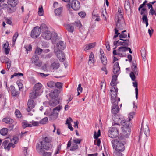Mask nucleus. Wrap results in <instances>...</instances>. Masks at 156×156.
<instances>
[{
  "label": "nucleus",
  "mask_w": 156,
  "mask_h": 156,
  "mask_svg": "<svg viewBox=\"0 0 156 156\" xmlns=\"http://www.w3.org/2000/svg\"><path fill=\"white\" fill-rule=\"evenodd\" d=\"M118 89L116 87H114L113 88H112L110 90L111 93L110 94V95L111 96V100L113 99L115 100V98L117 96V94L118 91Z\"/></svg>",
  "instance_id": "obj_13"
},
{
  "label": "nucleus",
  "mask_w": 156,
  "mask_h": 156,
  "mask_svg": "<svg viewBox=\"0 0 156 156\" xmlns=\"http://www.w3.org/2000/svg\"><path fill=\"white\" fill-rule=\"evenodd\" d=\"M119 132L117 127L114 126L110 128L108 131V135L111 138H113L118 136Z\"/></svg>",
  "instance_id": "obj_7"
},
{
  "label": "nucleus",
  "mask_w": 156,
  "mask_h": 156,
  "mask_svg": "<svg viewBox=\"0 0 156 156\" xmlns=\"http://www.w3.org/2000/svg\"><path fill=\"white\" fill-rule=\"evenodd\" d=\"M47 85L51 88H55V83L52 81H49L47 83Z\"/></svg>",
  "instance_id": "obj_33"
},
{
  "label": "nucleus",
  "mask_w": 156,
  "mask_h": 156,
  "mask_svg": "<svg viewBox=\"0 0 156 156\" xmlns=\"http://www.w3.org/2000/svg\"><path fill=\"white\" fill-rule=\"evenodd\" d=\"M0 60L3 63L6 62L8 60H9V59L5 56H1L0 58Z\"/></svg>",
  "instance_id": "obj_40"
},
{
  "label": "nucleus",
  "mask_w": 156,
  "mask_h": 156,
  "mask_svg": "<svg viewBox=\"0 0 156 156\" xmlns=\"http://www.w3.org/2000/svg\"><path fill=\"white\" fill-rule=\"evenodd\" d=\"M66 48L65 43L62 41H60L56 44L55 47L54 51L57 50L62 51Z\"/></svg>",
  "instance_id": "obj_11"
},
{
  "label": "nucleus",
  "mask_w": 156,
  "mask_h": 156,
  "mask_svg": "<svg viewBox=\"0 0 156 156\" xmlns=\"http://www.w3.org/2000/svg\"><path fill=\"white\" fill-rule=\"evenodd\" d=\"M135 112H133L130 113L129 116V119L128 120L130 121H131V119L133 118V115H135Z\"/></svg>",
  "instance_id": "obj_56"
},
{
  "label": "nucleus",
  "mask_w": 156,
  "mask_h": 156,
  "mask_svg": "<svg viewBox=\"0 0 156 156\" xmlns=\"http://www.w3.org/2000/svg\"><path fill=\"white\" fill-rule=\"evenodd\" d=\"M43 51V50L42 49L37 47L36 48L35 52L37 54L40 55L41 54Z\"/></svg>",
  "instance_id": "obj_52"
},
{
  "label": "nucleus",
  "mask_w": 156,
  "mask_h": 156,
  "mask_svg": "<svg viewBox=\"0 0 156 156\" xmlns=\"http://www.w3.org/2000/svg\"><path fill=\"white\" fill-rule=\"evenodd\" d=\"M78 14L79 16L82 18H84L85 17L86 14L85 12H81L79 13Z\"/></svg>",
  "instance_id": "obj_62"
},
{
  "label": "nucleus",
  "mask_w": 156,
  "mask_h": 156,
  "mask_svg": "<svg viewBox=\"0 0 156 156\" xmlns=\"http://www.w3.org/2000/svg\"><path fill=\"white\" fill-rule=\"evenodd\" d=\"M58 114L57 112H54L53 111L49 116V120L50 121H53L57 118Z\"/></svg>",
  "instance_id": "obj_20"
},
{
  "label": "nucleus",
  "mask_w": 156,
  "mask_h": 156,
  "mask_svg": "<svg viewBox=\"0 0 156 156\" xmlns=\"http://www.w3.org/2000/svg\"><path fill=\"white\" fill-rule=\"evenodd\" d=\"M62 106L60 105H59L58 106L56 107L53 108V111L55 112H57V111L59 112L60 110L62 108Z\"/></svg>",
  "instance_id": "obj_50"
},
{
  "label": "nucleus",
  "mask_w": 156,
  "mask_h": 156,
  "mask_svg": "<svg viewBox=\"0 0 156 156\" xmlns=\"http://www.w3.org/2000/svg\"><path fill=\"white\" fill-rule=\"evenodd\" d=\"M60 101L57 98H52L49 101V104L50 106H55L58 104Z\"/></svg>",
  "instance_id": "obj_18"
},
{
  "label": "nucleus",
  "mask_w": 156,
  "mask_h": 156,
  "mask_svg": "<svg viewBox=\"0 0 156 156\" xmlns=\"http://www.w3.org/2000/svg\"><path fill=\"white\" fill-rule=\"evenodd\" d=\"M118 75L115 74V75H112L111 81L116 82L117 80Z\"/></svg>",
  "instance_id": "obj_59"
},
{
  "label": "nucleus",
  "mask_w": 156,
  "mask_h": 156,
  "mask_svg": "<svg viewBox=\"0 0 156 156\" xmlns=\"http://www.w3.org/2000/svg\"><path fill=\"white\" fill-rule=\"evenodd\" d=\"M111 142L113 148L116 150L123 151L125 150L124 144H126V141L123 136H121L118 139H114Z\"/></svg>",
  "instance_id": "obj_3"
},
{
  "label": "nucleus",
  "mask_w": 156,
  "mask_h": 156,
  "mask_svg": "<svg viewBox=\"0 0 156 156\" xmlns=\"http://www.w3.org/2000/svg\"><path fill=\"white\" fill-rule=\"evenodd\" d=\"M99 12L97 9H94L92 12V16L93 19H95V17L99 16Z\"/></svg>",
  "instance_id": "obj_38"
},
{
  "label": "nucleus",
  "mask_w": 156,
  "mask_h": 156,
  "mask_svg": "<svg viewBox=\"0 0 156 156\" xmlns=\"http://www.w3.org/2000/svg\"><path fill=\"white\" fill-rule=\"evenodd\" d=\"M116 14L117 15L115 16V20L116 23V25L117 28H115L114 30L115 34H119L120 33L118 32L119 31L117 29L121 30L124 28L123 25L124 24V20L123 10L120 8H119Z\"/></svg>",
  "instance_id": "obj_2"
},
{
  "label": "nucleus",
  "mask_w": 156,
  "mask_h": 156,
  "mask_svg": "<svg viewBox=\"0 0 156 156\" xmlns=\"http://www.w3.org/2000/svg\"><path fill=\"white\" fill-rule=\"evenodd\" d=\"M119 39L124 41L123 42H121L119 40V46L122 45L123 46V47H127L129 46V39L123 40L121 38H120Z\"/></svg>",
  "instance_id": "obj_21"
},
{
  "label": "nucleus",
  "mask_w": 156,
  "mask_h": 156,
  "mask_svg": "<svg viewBox=\"0 0 156 156\" xmlns=\"http://www.w3.org/2000/svg\"><path fill=\"white\" fill-rule=\"evenodd\" d=\"M94 58V55L91 52L90 55L89 57V61H91V62L93 63L94 62L93 59Z\"/></svg>",
  "instance_id": "obj_54"
},
{
  "label": "nucleus",
  "mask_w": 156,
  "mask_h": 156,
  "mask_svg": "<svg viewBox=\"0 0 156 156\" xmlns=\"http://www.w3.org/2000/svg\"><path fill=\"white\" fill-rule=\"evenodd\" d=\"M8 130V129L7 128L2 129L0 130V133L2 135H5L7 134Z\"/></svg>",
  "instance_id": "obj_35"
},
{
  "label": "nucleus",
  "mask_w": 156,
  "mask_h": 156,
  "mask_svg": "<svg viewBox=\"0 0 156 156\" xmlns=\"http://www.w3.org/2000/svg\"><path fill=\"white\" fill-rule=\"evenodd\" d=\"M32 62L34 64L39 66H41V63L39 61V57L37 55H34L32 58Z\"/></svg>",
  "instance_id": "obj_17"
},
{
  "label": "nucleus",
  "mask_w": 156,
  "mask_h": 156,
  "mask_svg": "<svg viewBox=\"0 0 156 156\" xmlns=\"http://www.w3.org/2000/svg\"><path fill=\"white\" fill-rule=\"evenodd\" d=\"M82 140L78 138H76L73 140V143L76 144H80Z\"/></svg>",
  "instance_id": "obj_49"
},
{
  "label": "nucleus",
  "mask_w": 156,
  "mask_h": 156,
  "mask_svg": "<svg viewBox=\"0 0 156 156\" xmlns=\"http://www.w3.org/2000/svg\"><path fill=\"white\" fill-rule=\"evenodd\" d=\"M18 0H8V4L11 7H15L18 4Z\"/></svg>",
  "instance_id": "obj_26"
},
{
  "label": "nucleus",
  "mask_w": 156,
  "mask_h": 156,
  "mask_svg": "<svg viewBox=\"0 0 156 156\" xmlns=\"http://www.w3.org/2000/svg\"><path fill=\"white\" fill-rule=\"evenodd\" d=\"M2 121L7 124H12L14 122L13 119L9 118H3Z\"/></svg>",
  "instance_id": "obj_28"
},
{
  "label": "nucleus",
  "mask_w": 156,
  "mask_h": 156,
  "mask_svg": "<svg viewBox=\"0 0 156 156\" xmlns=\"http://www.w3.org/2000/svg\"><path fill=\"white\" fill-rule=\"evenodd\" d=\"M105 81L104 80L101 81L100 84L101 90L103 88L104 89L105 88L106 86V84L105 83Z\"/></svg>",
  "instance_id": "obj_53"
},
{
  "label": "nucleus",
  "mask_w": 156,
  "mask_h": 156,
  "mask_svg": "<svg viewBox=\"0 0 156 156\" xmlns=\"http://www.w3.org/2000/svg\"><path fill=\"white\" fill-rule=\"evenodd\" d=\"M51 153L49 152H44L43 154V156H51Z\"/></svg>",
  "instance_id": "obj_64"
},
{
  "label": "nucleus",
  "mask_w": 156,
  "mask_h": 156,
  "mask_svg": "<svg viewBox=\"0 0 156 156\" xmlns=\"http://www.w3.org/2000/svg\"><path fill=\"white\" fill-rule=\"evenodd\" d=\"M56 55L59 60L62 62H63L65 59V54L61 50H57L55 51Z\"/></svg>",
  "instance_id": "obj_12"
},
{
  "label": "nucleus",
  "mask_w": 156,
  "mask_h": 156,
  "mask_svg": "<svg viewBox=\"0 0 156 156\" xmlns=\"http://www.w3.org/2000/svg\"><path fill=\"white\" fill-rule=\"evenodd\" d=\"M39 27L41 28V29L42 30L44 29V30H45L47 28L46 24L44 23L42 24L41 25L40 27Z\"/></svg>",
  "instance_id": "obj_63"
},
{
  "label": "nucleus",
  "mask_w": 156,
  "mask_h": 156,
  "mask_svg": "<svg viewBox=\"0 0 156 156\" xmlns=\"http://www.w3.org/2000/svg\"><path fill=\"white\" fill-rule=\"evenodd\" d=\"M114 121L115 122L112 123V126L117 125L119 127L120 126V124L118 123L120 121V122L121 125H122V128L124 129L125 128L128 129L131 126V123L129 121L127 120H122V119H121L119 117L118 115H115V117H114Z\"/></svg>",
  "instance_id": "obj_5"
},
{
  "label": "nucleus",
  "mask_w": 156,
  "mask_h": 156,
  "mask_svg": "<svg viewBox=\"0 0 156 156\" xmlns=\"http://www.w3.org/2000/svg\"><path fill=\"white\" fill-rule=\"evenodd\" d=\"M71 8L74 10L77 11L80 7V2L76 0H73L71 3Z\"/></svg>",
  "instance_id": "obj_10"
},
{
  "label": "nucleus",
  "mask_w": 156,
  "mask_h": 156,
  "mask_svg": "<svg viewBox=\"0 0 156 156\" xmlns=\"http://www.w3.org/2000/svg\"><path fill=\"white\" fill-rule=\"evenodd\" d=\"M112 104V112L114 114H117L119 111V108L118 105V101L115 99L111 100Z\"/></svg>",
  "instance_id": "obj_8"
},
{
  "label": "nucleus",
  "mask_w": 156,
  "mask_h": 156,
  "mask_svg": "<svg viewBox=\"0 0 156 156\" xmlns=\"http://www.w3.org/2000/svg\"><path fill=\"white\" fill-rule=\"evenodd\" d=\"M42 138V141L40 142V144H37L36 146L37 150L39 152H42L44 149L48 150L53 146V145L50 143L52 141L51 137L43 135Z\"/></svg>",
  "instance_id": "obj_1"
},
{
  "label": "nucleus",
  "mask_w": 156,
  "mask_h": 156,
  "mask_svg": "<svg viewBox=\"0 0 156 156\" xmlns=\"http://www.w3.org/2000/svg\"><path fill=\"white\" fill-rule=\"evenodd\" d=\"M133 86L134 87H135V94H136V99H138V84L136 81L135 82L133 83Z\"/></svg>",
  "instance_id": "obj_30"
},
{
  "label": "nucleus",
  "mask_w": 156,
  "mask_h": 156,
  "mask_svg": "<svg viewBox=\"0 0 156 156\" xmlns=\"http://www.w3.org/2000/svg\"><path fill=\"white\" fill-rule=\"evenodd\" d=\"M16 83L18 85L19 89L20 90V89H22L23 87V85L22 83L20 81H17L16 82Z\"/></svg>",
  "instance_id": "obj_60"
},
{
  "label": "nucleus",
  "mask_w": 156,
  "mask_h": 156,
  "mask_svg": "<svg viewBox=\"0 0 156 156\" xmlns=\"http://www.w3.org/2000/svg\"><path fill=\"white\" fill-rule=\"evenodd\" d=\"M25 48L27 51H30L32 50V47L31 45L30 44L28 46H25Z\"/></svg>",
  "instance_id": "obj_58"
},
{
  "label": "nucleus",
  "mask_w": 156,
  "mask_h": 156,
  "mask_svg": "<svg viewBox=\"0 0 156 156\" xmlns=\"http://www.w3.org/2000/svg\"><path fill=\"white\" fill-rule=\"evenodd\" d=\"M95 45L96 43L95 42L88 44L87 45L84 50L87 51L93 48L95 46Z\"/></svg>",
  "instance_id": "obj_29"
},
{
  "label": "nucleus",
  "mask_w": 156,
  "mask_h": 156,
  "mask_svg": "<svg viewBox=\"0 0 156 156\" xmlns=\"http://www.w3.org/2000/svg\"><path fill=\"white\" fill-rule=\"evenodd\" d=\"M132 72L134 73L136 75H138V69L136 66H134L131 67Z\"/></svg>",
  "instance_id": "obj_43"
},
{
  "label": "nucleus",
  "mask_w": 156,
  "mask_h": 156,
  "mask_svg": "<svg viewBox=\"0 0 156 156\" xmlns=\"http://www.w3.org/2000/svg\"><path fill=\"white\" fill-rule=\"evenodd\" d=\"M63 8L62 7H60L55 9V13L56 15L58 16L60 15L62 11Z\"/></svg>",
  "instance_id": "obj_34"
},
{
  "label": "nucleus",
  "mask_w": 156,
  "mask_h": 156,
  "mask_svg": "<svg viewBox=\"0 0 156 156\" xmlns=\"http://www.w3.org/2000/svg\"><path fill=\"white\" fill-rule=\"evenodd\" d=\"M42 87V85L41 83H38L35 84L34 87V90L37 91L39 93H40L39 90L41 89Z\"/></svg>",
  "instance_id": "obj_27"
},
{
  "label": "nucleus",
  "mask_w": 156,
  "mask_h": 156,
  "mask_svg": "<svg viewBox=\"0 0 156 156\" xmlns=\"http://www.w3.org/2000/svg\"><path fill=\"white\" fill-rule=\"evenodd\" d=\"M125 32H126V30H124L121 32V34H120V35L119 36V37L120 38H125L127 37V34H125Z\"/></svg>",
  "instance_id": "obj_37"
},
{
  "label": "nucleus",
  "mask_w": 156,
  "mask_h": 156,
  "mask_svg": "<svg viewBox=\"0 0 156 156\" xmlns=\"http://www.w3.org/2000/svg\"><path fill=\"white\" fill-rule=\"evenodd\" d=\"M128 50L129 53H132V51L130 48L126 47H120L117 50H114L113 53L114 55H118L121 57H126V51Z\"/></svg>",
  "instance_id": "obj_6"
},
{
  "label": "nucleus",
  "mask_w": 156,
  "mask_h": 156,
  "mask_svg": "<svg viewBox=\"0 0 156 156\" xmlns=\"http://www.w3.org/2000/svg\"><path fill=\"white\" fill-rule=\"evenodd\" d=\"M63 83L59 82H57L55 83V88L57 87L58 88L60 89L62 88V86Z\"/></svg>",
  "instance_id": "obj_47"
},
{
  "label": "nucleus",
  "mask_w": 156,
  "mask_h": 156,
  "mask_svg": "<svg viewBox=\"0 0 156 156\" xmlns=\"http://www.w3.org/2000/svg\"><path fill=\"white\" fill-rule=\"evenodd\" d=\"M16 11V9L11 8L8 7L7 8V12L10 13H12Z\"/></svg>",
  "instance_id": "obj_55"
},
{
  "label": "nucleus",
  "mask_w": 156,
  "mask_h": 156,
  "mask_svg": "<svg viewBox=\"0 0 156 156\" xmlns=\"http://www.w3.org/2000/svg\"><path fill=\"white\" fill-rule=\"evenodd\" d=\"M74 23H73L72 24H67L65 27L69 32L73 33L74 30Z\"/></svg>",
  "instance_id": "obj_24"
},
{
  "label": "nucleus",
  "mask_w": 156,
  "mask_h": 156,
  "mask_svg": "<svg viewBox=\"0 0 156 156\" xmlns=\"http://www.w3.org/2000/svg\"><path fill=\"white\" fill-rule=\"evenodd\" d=\"M143 131L146 136H147L149 135V129L148 126H147L145 128H144Z\"/></svg>",
  "instance_id": "obj_46"
},
{
  "label": "nucleus",
  "mask_w": 156,
  "mask_h": 156,
  "mask_svg": "<svg viewBox=\"0 0 156 156\" xmlns=\"http://www.w3.org/2000/svg\"><path fill=\"white\" fill-rule=\"evenodd\" d=\"M28 107L27 108V110L28 112H30L34 107V102L33 100L29 99L27 103Z\"/></svg>",
  "instance_id": "obj_15"
},
{
  "label": "nucleus",
  "mask_w": 156,
  "mask_h": 156,
  "mask_svg": "<svg viewBox=\"0 0 156 156\" xmlns=\"http://www.w3.org/2000/svg\"><path fill=\"white\" fill-rule=\"evenodd\" d=\"M18 140L19 138L17 136L14 137L12 139L7 138L3 142L2 147L5 150L9 151L11 147H15V144L17 143Z\"/></svg>",
  "instance_id": "obj_4"
},
{
  "label": "nucleus",
  "mask_w": 156,
  "mask_h": 156,
  "mask_svg": "<svg viewBox=\"0 0 156 156\" xmlns=\"http://www.w3.org/2000/svg\"><path fill=\"white\" fill-rule=\"evenodd\" d=\"M113 44L115 47V48H113L114 50H115V49L116 48L117 46H119V40L118 41H115L113 43Z\"/></svg>",
  "instance_id": "obj_61"
},
{
  "label": "nucleus",
  "mask_w": 156,
  "mask_h": 156,
  "mask_svg": "<svg viewBox=\"0 0 156 156\" xmlns=\"http://www.w3.org/2000/svg\"><path fill=\"white\" fill-rule=\"evenodd\" d=\"M120 71V67L119 65L118 62H115L113 67V72L114 74H119V72Z\"/></svg>",
  "instance_id": "obj_19"
},
{
  "label": "nucleus",
  "mask_w": 156,
  "mask_h": 156,
  "mask_svg": "<svg viewBox=\"0 0 156 156\" xmlns=\"http://www.w3.org/2000/svg\"><path fill=\"white\" fill-rule=\"evenodd\" d=\"M135 75V74L133 72H131L130 74V76L132 80L133 81H135L136 77Z\"/></svg>",
  "instance_id": "obj_48"
},
{
  "label": "nucleus",
  "mask_w": 156,
  "mask_h": 156,
  "mask_svg": "<svg viewBox=\"0 0 156 156\" xmlns=\"http://www.w3.org/2000/svg\"><path fill=\"white\" fill-rule=\"evenodd\" d=\"M60 66V64L58 62H54L50 65V68L53 70H55L59 68Z\"/></svg>",
  "instance_id": "obj_25"
},
{
  "label": "nucleus",
  "mask_w": 156,
  "mask_h": 156,
  "mask_svg": "<svg viewBox=\"0 0 156 156\" xmlns=\"http://www.w3.org/2000/svg\"><path fill=\"white\" fill-rule=\"evenodd\" d=\"M101 59L102 63L104 65H106L107 63V60L105 56L104 55H102L101 56Z\"/></svg>",
  "instance_id": "obj_36"
},
{
  "label": "nucleus",
  "mask_w": 156,
  "mask_h": 156,
  "mask_svg": "<svg viewBox=\"0 0 156 156\" xmlns=\"http://www.w3.org/2000/svg\"><path fill=\"white\" fill-rule=\"evenodd\" d=\"M39 95V93L33 90L29 94V97L31 99H34L36 98Z\"/></svg>",
  "instance_id": "obj_23"
},
{
  "label": "nucleus",
  "mask_w": 156,
  "mask_h": 156,
  "mask_svg": "<svg viewBox=\"0 0 156 156\" xmlns=\"http://www.w3.org/2000/svg\"><path fill=\"white\" fill-rule=\"evenodd\" d=\"M15 114L16 117L18 118H20L22 116L20 111L18 110H16L15 112Z\"/></svg>",
  "instance_id": "obj_51"
},
{
  "label": "nucleus",
  "mask_w": 156,
  "mask_h": 156,
  "mask_svg": "<svg viewBox=\"0 0 156 156\" xmlns=\"http://www.w3.org/2000/svg\"><path fill=\"white\" fill-rule=\"evenodd\" d=\"M59 93V90L55 89L52 92H51L49 95L52 98H57Z\"/></svg>",
  "instance_id": "obj_14"
},
{
  "label": "nucleus",
  "mask_w": 156,
  "mask_h": 156,
  "mask_svg": "<svg viewBox=\"0 0 156 156\" xmlns=\"http://www.w3.org/2000/svg\"><path fill=\"white\" fill-rule=\"evenodd\" d=\"M142 19L143 20V22L144 23H146V27H147V26L148 25V23L147 15L144 14L143 15Z\"/></svg>",
  "instance_id": "obj_32"
},
{
  "label": "nucleus",
  "mask_w": 156,
  "mask_h": 156,
  "mask_svg": "<svg viewBox=\"0 0 156 156\" xmlns=\"http://www.w3.org/2000/svg\"><path fill=\"white\" fill-rule=\"evenodd\" d=\"M12 90L11 95L13 97L17 96L20 94V92L19 91H17L15 89V87L13 85L10 86Z\"/></svg>",
  "instance_id": "obj_22"
},
{
  "label": "nucleus",
  "mask_w": 156,
  "mask_h": 156,
  "mask_svg": "<svg viewBox=\"0 0 156 156\" xmlns=\"http://www.w3.org/2000/svg\"><path fill=\"white\" fill-rule=\"evenodd\" d=\"M122 151H118L116 150L114 152L113 155L114 156H122L123 154L121 152Z\"/></svg>",
  "instance_id": "obj_44"
},
{
  "label": "nucleus",
  "mask_w": 156,
  "mask_h": 156,
  "mask_svg": "<svg viewBox=\"0 0 156 156\" xmlns=\"http://www.w3.org/2000/svg\"><path fill=\"white\" fill-rule=\"evenodd\" d=\"M41 32V30L38 26H36L32 30L31 33V36L32 38H37Z\"/></svg>",
  "instance_id": "obj_9"
},
{
  "label": "nucleus",
  "mask_w": 156,
  "mask_h": 156,
  "mask_svg": "<svg viewBox=\"0 0 156 156\" xmlns=\"http://www.w3.org/2000/svg\"><path fill=\"white\" fill-rule=\"evenodd\" d=\"M48 122V118L47 117H45L41 120L39 122L41 124H46Z\"/></svg>",
  "instance_id": "obj_45"
},
{
  "label": "nucleus",
  "mask_w": 156,
  "mask_h": 156,
  "mask_svg": "<svg viewBox=\"0 0 156 156\" xmlns=\"http://www.w3.org/2000/svg\"><path fill=\"white\" fill-rule=\"evenodd\" d=\"M79 146L78 144L73 143L72 146L71 147L70 150L74 151L78 149Z\"/></svg>",
  "instance_id": "obj_41"
},
{
  "label": "nucleus",
  "mask_w": 156,
  "mask_h": 156,
  "mask_svg": "<svg viewBox=\"0 0 156 156\" xmlns=\"http://www.w3.org/2000/svg\"><path fill=\"white\" fill-rule=\"evenodd\" d=\"M42 36L44 38L47 40H50L51 38L52 34L50 31L47 30L42 33Z\"/></svg>",
  "instance_id": "obj_16"
},
{
  "label": "nucleus",
  "mask_w": 156,
  "mask_h": 156,
  "mask_svg": "<svg viewBox=\"0 0 156 156\" xmlns=\"http://www.w3.org/2000/svg\"><path fill=\"white\" fill-rule=\"evenodd\" d=\"M124 8L126 10L130 9V4L129 0H126L124 5Z\"/></svg>",
  "instance_id": "obj_31"
},
{
  "label": "nucleus",
  "mask_w": 156,
  "mask_h": 156,
  "mask_svg": "<svg viewBox=\"0 0 156 156\" xmlns=\"http://www.w3.org/2000/svg\"><path fill=\"white\" fill-rule=\"evenodd\" d=\"M22 125L23 128H25L27 127H32V125L31 124H28L27 122H22Z\"/></svg>",
  "instance_id": "obj_42"
},
{
  "label": "nucleus",
  "mask_w": 156,
  "mask_h": 156,
  "mask_svg": "<svg viewBox=\"0 0 156 156\" xmlns=\"http://www.w3.org/2000/svg\"><path fill=\"white\" fill-rule=\"evenodd\" d=\"M43 13V9L42 7H39L38 11V14L39 16H41Z\"/></svg>",
  "instance_id": "obj_57"
},
{
  "label": "nucleus",
  "mask_w": 156,
  "mask_h": 156,
  "mask_svg": "<svg viewBox=\"0 0 156 156\" xmlns=\"http://www.w3.org/2000/svg\"><path fill=\"white\" fill-rule=\"evenodd\" d=\"M141 53V55L143 58L144 60H145L146 56V53L145 50L144 48L142 49L140 51Z\"/></svg>",
  "instance_id": "obj_39"
}]
</instances>
